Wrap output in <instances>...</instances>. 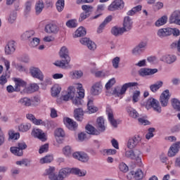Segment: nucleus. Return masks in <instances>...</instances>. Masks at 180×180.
<instances>
[{
	"label": "nucleus",
	"instance_id": "obj_1",
	"mask_svg": "<svg viewBox=\"0 0 180 180\" xmlns=\"http://www.w3.org/2000/svg\"><path fill=\"white\" fill-rule=\"evenodd\" d=\"M59 56L62 60L56 61L54 65L63 68V70L68 68V67H70V63L71 62L68 49L65 46H63L60 50Z\"/></svg>",
	"mask_w": 180,
	"mask_h": 180
},
{
	"label": "nucleus",
	"instance_id": "obj_2",
	"mask_svg": "<svg viewBox=\"0 0 180 180\" xmlns=\"http://www.w3.org/2000/svg\"><path fill=\"white\" fill-rule=\"evenodd\" d=\"M85 97V90L82 88V84H79L77 90L75 89V95L72 97L73 105L75 106H81L82 105V99Z\"/></svg>",
	"mask_w": 180,
	"mask_h": 180
},
{
	"label": "nucleus",
	"instance_id": "obj_3",
	"mask_svg": "<svg viewBox=\"0 0 180 180\" xmlns=\"http://www.w3.org/2000/svg\"><path fill=\"white\" fill-rule=\"evenodd\" d=\"M137 85H139V83L137 82L125 83L122 85L121 88L119 86L115 87L112 91V95H114V96H117L118 98H120L122 95H124V94H126V91H127L128 88H131L132 86H137Z\"/></svg>",
	"mask_w": 180,
	"mask_h": 180
},
{
	"label": "nucleus",
	"instance_id": "obj_4",
	"mask_svg": "<svg viewBox=\"0 0 180 180\" xmlns=\"http://www.w3.org/2000/svg\"><path fill=\"white\" fill-rule=\"evenodd\" d=\"M146 109H151V108L153 109L155 112H157V113H161V105H160V102L153 98H150L148 99L146 105Z\"/></svg>",
	"mask_w": 180,
	"mask_h": 180
},
{
	"label": "nucleus",
	"instance_id": "obj_5",
	"mask_svg": "<svg viewBox=\"0 0 180 180\" xmlns=\"http://www.w3.org/2000/svg\"><path fill=\"white\" fill-rule=\"evenodd\" d=\"M82 9L84 12L80 14L79 22H82L91 16V13H92L94 11V6L89 5H83L82 6Z\"/></svg>",
	"mask_w": 180,
	"mask_h": 180
},
{
	"label": "nucleus",
	"instance_id": "obj_6",
	"mask_svg": "<svg viewBox=\"0 0 180 180\" xmlns=\"http://www.w3.org/2000/svg\"><path fill=\"white\" fill-rule=\"evenodd\" d=\"M141 143V137L140 135H135L129 139L127 142V147L130 150H133V148L137 147L138 144Z\"/></svg>",
	"mask_w": 180,
	"mask_h": 180
},
{
	"label": "nucleus",
	"instance_id": "obj_7",
	"mask_svg": "<svg viewBox=\"0 0 180 180\" xmlns=\"http://www.w3.org/2000/svg\"><path fill=\"white\" fill-rule=\"evenodd\" d=\"M169 98H171V95H169V90L167 89L162 93L160 97V102L162 108L168 106Z\"/></svg>",
	"mask_w": 180,
	"mask_h": 180
},
{
	"label": "nucleus",
	"instance_id": "obj_8",
	"mask_svg": "<svg viewBox=\"0 0 180 180\" xmlns=\"http://www.w3.org/2000/svg\"><path fill=\"white\" fill-rule=\"evenodd\" d=\"M13 81L15 84V92H22V91H25V89L27 88V83L23 81V79L20 78H14Z\"/></svg>",
	"mask_w": 180,
	"mask_h": 180
},
{
	"label": "nucleus",
	"instance_id": "obj_9",
	"mask_svg": "<svg viewBox=\"0 0 180 180\" xmlns=\"http://www.w3.org/2000/svg\"><path fill=\"white\" fill-rule=\"evenodd\" d=\"M30 72L33 78H37V79H39V81H44V75H43V72H41L39 68H31Z\"/></svg>",
	"mask_w": 180,
	"mask_h": 180
},
{
	"label": "nucleus",
	"instance_id": "obj_10",
	"mask_svg": "<svg viewBox=\"0 0 180 180\" xmlns=\"http://www.w3.org/2000/svg\"><path fill=\"white\" fill-rule=\"evenodd\" d=\"M124 8V2L122 0H115L109 6L108 11L113 12Z\"/></svg>",
	"mask_w": 180,
	"mask_h": 180
},
{
	"label": "nucleus",
	"instance_id": "obj_11",
	"mask_svg": "<svg viewBox=\"0 0 180 180\" xmlns=\"http://www.w3.org/2000/svg\"><path fill=\"white\" fill-rule=\"evenodd\" d=\"M140 77H148L149 75H154L158 72V69H150L147 68H141L139 70Z\"/></svg>",
	"mask_w": 180,
	"mask_h": 180
},
{
	"label": "nucleus",
	"instance_id": "obj_12",
	"mask_svg": "<svg viewBox=\"0 0 180 180\" xmlns=\"http://www.w3.org/2000/svg\"><path fill=\"white\" fill-rule=\"evenodd\" d=\"M73 158L76 160H79L82 162H88L89 160V156L88 154L85 153L84 152H76L72 154Z\"/></svg>",
	"mask_w": 180,
	"mask_h": 180
},
{
	"label": "nucleus",
	"instance_id": "obj_13",
	"mask_svg": "<svg viewBox=\"0 0 180 180\" xmlns=\"http://www.w3.org/2000/svg\"><path fill=\"white\" fill-rule=\"evenodd\" d=\"M71 174L70 168L65 167L59 170L58 175H57L56 180H64L67 176Z\"/></svg>",
	"mask_w": 180,
	"mask_h": 180
},
{
	"label": "nucleus",
	"instance_id": "obj_14",
	"mask_svg": "<svg viewBox=\"0 0 180 180\" xmlns=\"http://www.w3.org/2000/svg\"><path fill=\"white\" fill-rule=\"evenodd\" d=\"M157 34L160 39H164V37H168L172 34V28H161L158 30Z\"/></svg>",
	"mask_w": 180,
	"mask_h": 180
},
{
	"label": "nucleus",
	"instance_id": "obj_15",
	"mask_svg": "<svg viewBox=\"0 0 180 180\" xmlns=\"http://www.w3.org/2000/svg\"><path fill=\"white\" fill-rule=\"evenodd\" d=\"M180 141L176 142L169 148L168 151L169 157H175L179 153Z\"/></svg>",
	"mask_w": 180,
	"mask_h": 180
},
{
	"label": "nucleus",
	"instance_id": "obj_16",
	"mask_svg": "<svg viewBox=\"0 0 180 180\" xmlns=\"http://www.w3.org/2000/svg\"><path fill=\"white\" fill-rule=\"evenodd\" d=\"M133 27V20L129 16L124 18L122 29L124 32H130Z\"/></svg>",
	"mask_w": 180,
	"mask_h": 180
},
{
	"label": "nucleus",
	"instance_id": "obj_17",
	"mask_svg": "<svg viewBox=\"0 0 180 180\" xmlns=\"http://www.w3.org/2000/svg\"><path fill=\"white\" fill-rule=\"evenodd\" d=\"M90 92L93 96H98L102 92V84L98 82L93 84Z\"/></svg>",
	"mask_w": 180,
	"mask_h": 180
},
{
	"label": "nucleus",
	"instance_id": "obj_18",
	"mask_svg": "<svg viewBox=\"0 0 180 180\" xmlns=\"http://www.w3.org/2000/svg\"><path fill=\"white\" fill-rule=\"evenodd\" d=\"M58 27L57 25L53 23H49L45 26L44 31L46 33H48L49 34H56V33H58Z\"/></svg>",
	"mask_w": 180,
	"mask_h": 180
},
{
	"label": "nucleus",
	"instance_id": "obj_19",
	"mask_svg": "<svg viewBox=\"0 0 180 180\" xmlns=\"http://www.w3.org/2000/svg\"><path fill=\"white\" fill-rule=\"evenodd\" d=\"M64 124H65L66 127L69 129L70 130H75L77 127H78V124L76 122L71 120L70 117H65L63 119Z\"/></svg>",
	"mask_w": 180,
	"mask_h": 180
},
{
	"label": "nucleus",
	"instance_id": "obj_20",
	"mask_svg": "<svg viewBox=\"0 0 180 180\" xmlns=\"http://www.w3.org/2000/svg\"><path fill=\"white\" fill-rule=\"evenodd\" d=\"M160 61L166 63V64H174L176 61V56L173 54H167L160 58Z\"/></svg>",
	"mask_w": 180,
	"mask_h": 180
},
{
	"label": "nucleus",
	"instance_id": "obj_21",
	"mask_svg": "<svg viewBox=\"0 0 180 180\" xmlns=\"http://www.w3.org/2000/svg\"><path fill=\"white\" fill-rule=\"evenodd\" d=\"M81 44L86 46L89 50H95L96 49V44L94 41L89 40V38H82L80 39Z\"/></svg>",
	"mask_w": 180,
	"mask_h": 180
},
{
	"label": "nucleus",
	"instance_id": "obj_22",
	"mask_svg": "<svg viewBox=\"0 0 180 180\" xmlns=\"http://www.w3.org/2000/svg\"><path fill=\"white\" fill-rule=\"evenodd\" d=\"M15 50H16L15 46V41H10L7 44L5 47V53L6 56H11V54H13L15 53Z\"/></svg>",
	"mask_w": 180,
	"mask_h": 180
},
{
	"label": "nucleus",
	"instance_id": "obj_23",
	"mask_svg": "<svg viewBox=\"0 0 180 180\" xmlns=\"http://www.w3.org/2000/svg\"><path fill=\"white\" fill-rule=\"evenodd\" d=\"M129 176H133L136 180H141L144 177V173H143V170L139 169L136 172L131 171L128 174L127 178Z\"/></svg>",
	"mask_w": 180,
	"mask_h": 180
},
{
	"label": "nucleus",
	"instance_id": "obj_24",
	"mask_svg": "<svg viewBox=\"0 0 180 180\" xmlns=\"http://www.w3.org/2000/svg\"><path fill=\"white\" fill-rule=\"evenodd\" d=\"M36 91H39V85L36 83L31 84L30 86H27L26 89H24V90L21 91V95H25V94H32L36 92Z\"/></svg>",
	"mask_w": 180,
	"mask_h": 180
},
{
	"label": "nucleus",
	"instance_id": "obj_25",
	"mask_svg": "<svg viewBox=\"0 0 180 180\" xmlns=\"http://www.w3.org/2000/svg\"><path fill=\"white\" fill-rule=\"evenodd\" d=\"M32 135L42 141H46V134L40 129H34L32 132Z\"/></svg>",
	"mask_w": 180,
	"mask_h": 180
},
{
	"label": "nucleus",
	"instance_id": "obj_26",
	"mask_svg": "<svg viewBox=\"0 0 180 180\" xmlns=\"http://www.w3.org/2000/svg\"><path fill=\"white\" fill-rule=\"evenodd\" d=\"M106 113L108 116V120L110 124H112V126L115 128L117 127V121H116L113 117V110L110 108H108L106 110Z\"/></svg>",
	"mask_w": 180,
	"mask_h": 180
},
{
	"label": "nucleus",
	"instance_id": "obj_27",
	"mask_svg": "<svg viewBox=\"0 0 180 180\" xmlns=\"http://www.w3.org/2000/svg\"><path fill=\"white\" fill-rule=\"evenodd\" d=\"M147 46L145 42H141L138 46H136L133 50L132 53L134 56H140L143 51H144V47Z\"/></svg>",
	"mask_w": 180,
	"mask_h": 180
},
{
	"label": "nucleus",
	"instance_id": "obj_28",
	"mask_svg": "<svg viewBox=\"0 0 180 180\" xmlns=\"http://www.w3.org/2000/svg\"><path fill=\"white\" fill-rule=\"evenodd\" d=\"M55 136L56 137V141L59 144L63 143V137H65V132H64V130L61 128H58L55 130ZM61 137L62 139H60Z\"/></svg>",
	"mask_w": 180,
	"mask_h": 180
},
{
	"label": "nucleus",
	"instance_id": "obj_29",
	"mask_svg": "<svg viewBox=\"0 0 180 180\" xmlns=\"http://www.w3.org/2000/svg\"><path fill=\"white\" fill-rule=\"evenodd\" d=\"M32 122L34 123V124H36L37 126L41 124L42 126H47V127H51V125L53 124L54 123L53 122V121H43L41 120H37L36 119V117L34 118Z\"/></svg>",
	"mask_w": 180,
	"mask_h": 180
},
{
	"label": "nucleus",
	"instance_id": "obj_30",
	"mask_svg": "<svg viewBox=\"0 0 180 180\" xmlns=\"http://www.w3.org/2000/svg\"><path fill=\"white\" fill-rule=\"evenodd\" d=\"M96 126L99 131H104L105 130V120L103 119V117L97 118Z\"/></svg>",
	"mask_w": 180,
	"mask_h": 180
},
{
	"label": "nucleus",
	"instance_id": "obj_31",
	"mask_svg": "<svg viewBox=\"0 0 180 180\" xmlns=\"http://www.w3.org/2000/svg\"><path fill=\"white\" fill-rule=\"evenodd\" d=\"M75 95V88L71 86L68 88V94L63 96V101H68L69 99H72L73 96Z\"/></svg>",
	"mask_w": 180,
	"mask_h": 180
},
{
	"label": "nucleus",
	"instance_id": "obj_32",
	"mask_svg": "<svg viewBox=\"0 0 180 180\" xmlns=\"http://www.w3.org/2000/svg\"><path fill=\"white\" fill-rule=\"evenodd\" d=\"M74 117L78 122H82L84 119V110H82V108L75 109Z\"/></svg>",
	"mask_w": 180,
	"mask_h": 180
},
{
	"label": "nucleus",
	"instance_id": "obj_33",
	"mask_svg": "<svg viewBox=\"0 0 180 180\" xmlns=\"http://www.w3.org/2000/svg\"><path fill=\"white\" fill-rule=\"evenodd\" d=\"M56 169L54 167H49L46 169V175H49L50 180H57V174L55 173Z\"/></svg>",
	"mask_w": 180,
	"mask_h": 180
},
{
	"label": "nucleus",
	"instance_id": "obj_34",
	"mask_svg": "<svg viewBox=\"0 0 180 180\" xmlns=\"http://www.w3.org/2000/svg\"><path fill=\"white\" fill-rule=\"evenodd\" d=\"M70 174L77 175L78 176H85L86 175V171L81 170L77 167L70 168Z\"/></svg>",
	"mask_w": 180,
	"mask_h": 180
},
{
	"label": "nucleus",
	"instance_id": "obj_35",
	"mask_svg": "<svg viewBox=\"0 0 180 180\" xmlns=\"http://www.w3.org/2000/svg\"><path fill=\"white\" fill-rule=\"evenodd\" d=\"M43 9H44V3L43 2V0H39L35 5V11L37 15H40V13H41L43 11Z\"/></svg>",
	"mask_w": 180,
	"mask_h": 180
},
{
	"label": "nucleus",
	"instance_id": "obj_36",
	"mask_svg": "<svg viewBox=\"0 0 180 180\" xmlns=\"http://www.w3.org/2000/svg\"><path fill=\"white\" fill-rule=\"evenodd\" d=\"M124 32H125V31L123 29V27H113L111 29V33L114 36H122V34H123V33H124Z\"/></svg>",
	"mask_w": 180,
	"mask_h": 180
},
{
	"label": "nucleus",
	"instance_id": "obj_37",
	"mask_svg": "<svg viewBox=\"0 0 180 180\" xmlns=\"http://www.w3.org/2000/svg\"><path fill=\"white\" fill-rule=\"evenodd\" d=\"M180 18V11H175L169 18V23H176Z\"/></svg>",
	"mask_w": 180,
	"mask_h": 180
},
{
	"label": "nucleus",
	"instance_id": "obj_38",
	"mask_svg": "<svg viewBox=\"0 0 180 180\" xmlns=\"http://www.w3.org/2000/svg\"><path fill=\"white\" fill-rule=\"evenodd\" d=\"M18 103H19L20 105H22V106H32V99L27 97H24L20 98L18 101Z\"/></svg>",
	"mask_w": 180,
	"mask_h": 180
},
{
	"label": "nucleus",
	"instance_id": "obj_39",
	"mask_svg": "<svg viewBox=\"0 0 180 180\" xmlns=\"http://www.w3.org/2000/svg\"><path fill=\"white\" fill-rule=\"evenodd\" d=\"M86 34V30L84 27H79L75 32L74 37H82Z\"/></svg>",
	"mask_w": 180,
	"mask_h": 180
},
{
	"label": "nucleus",
	"instance_id": "obj_40",
	"mask_svg": "<svg viewBox=\"0 0 180 180\" xmlns=\"http://www.w3.org/2000/svg\"><path fill=\"white\" fill-rule=\"evenodd\" d=\"M10 151L14 155L17 157H22L23 155V151H22L18 146H12L10 148Z\"/></svg>",
	"mask_w": 180,
	"mask_h": 180
},
{
	"label": "nucleus",
	"instance_id": "obj_41",
	"mask_svg": "<svg viewBox=\"0 0 180 180\" xmlns=\"http://www.w3.org/2000/svg\"><path fill=\"white\" fill-rule=\"evenodd\" d=\"M167 22H168V17L163 15L155 22V25L158 27H160V26H164Z\"/></svg>",
	"mask_w": 180,
	"mask_h": 180
},
{
	"label": "nucleus",
	"instance_id": "obj_42",
	"mask_svg": "<svg viewBox=\"0 0 180 180\" xmlns=\"http://www.w3.org/2000/svg\"><path fill=\"white\" fill-rule=\"evenodd\" d=\"M86 131L88 134H96V136L99 134V131H98V129H95L94 126L91 124H87L86 126Z\"/></svg>",
	"mask_w": 180,
	"mask_h": 180
},
{
	"label": "nucleus",
	"instance_id": "obj_43",
	"mask_svg": "<svg viewBox=\"0 0 180 180\" xmlns=\"http://www.w3.org/2000/svg\"><path fill=\"white\" fill-rule=\"evenodd\" d=\"M163 84L164 83L162 82V81H158L156 83H155L154 84L150 85V89L153 92H157L158 91V89H160V88H161V86H162Z\"/></svg>",
	"mask_w": 180,
	"mask_h": 180
},
{
	"label": "nucleus",
	"instance_id": "obj_44",
	"mask_svg": "<svg viewBox=\"0 0 180 180\" xmlns=\"http://www.w3.org/2000/svg\"><path fill=\"white\" fill-rule=\"evenodd\" d=\"M31 127H32V124L30 123L21 124L18 127V129H19V131H22V133H25V131L30 130Z\"/></svg>",
	"mask_w": 180,
	"mask_h": 180
},
{
	"label": "nucleus",
	"instance_id": "obj_45",
	"mask_svg": "<svg viewBox=\"0 0 180 180\" xmlns=\"http://www.w3.org/2000/svg\"><path fill=\"white\" fill-rule=\"evenodd\" d=\"M172 108L174 109V110H176V112H180V101L178 100V98H172L171 100Z\"/></svg>",
	"mask_w": 180,
	"mask_h": 180
},
{
	"label": "nucleus",
	"instance_id": "obj_46",
	"mask_svg": "<svg viewBox=\"0 0 180 180\" xmlns=\"http://www.w3.org/2000/svg\"><path fill=\"white\" fill-rule=\"evenodd\" d=\"M87 108L90 113H95V112H98V108L94 106V101L91 99L88 101Z\"/></svg>",
	"mask_w": 180,
	"mask_h": 180
},
{
	"label": "nucleus",
	"instance_id": "obj_47",
	"mask_svg": "<svg viewBox=\"0 0 180 180\" xmlns=\"http://www.w3.org/2000/svg\"><path fill=\"white\" fill-rule=\"evenodd\" d=\"M53 158L51 155H46L44 158H41L39 160L40 164H49L53 161Z\"/></svg>",
	"mask_w": 180,
	"mask_h": 180
},
{
	"label": "nucleus",
	"instance_id": "obj_48",
	"mask_svg": "<svg viewBox=\"0 0 180 180\" xmlns=\"http://www.w3.org/2000/svg\"><path fill=\"white\" fill-rule=\"evenodd\" d=\"M105 10V5L103 4H101L98 5L97 6V11L96 13H98L97 15H96L95 16H93L91 18V19H98V18L102 16V13H101V12H102V11Z\"/></svg>",
	"mask_w": 180,
	"mask_h": 180
},
{
	"label": "nucleus",
	"instance_id": "obj_49",
	"mask_svg": "<svg viewBox=\"0 0 180 180\" xmlns=\"http://www.w3.org/2000/svg\"><path fill=\"white\" fill-rule=\"evenodd\" d=\"M141 151H140L139 149L134 150V160L138 162H141Z\"/></svg>",
	"mask_w": 180,
	"mask_h": 180
},
{
	"label": "nucleus",
	"instance_id": "obj_50",
	"mask_svg": "<svg viewBox=\"0 0 180 180\" xmlns=\"http://www.w3.org/2000/svg\"><path fill=\"white\" fill-rule=\"evenodd\" d=\"M56 5L57 11L58 12H63L64 6H65V1L64 0H58Z\"/></svg>",
	"mask_w": 180,
	"mask_h": 180
},
{
	"label": "nucleus",
	"instance_id": "obj_51",
	"mask_svg": "<svg viewBox=\"0 0 180 180\" xmlns=\"http://www.w3.org/2000/svg\"><path fill=\"white\" fill-rule=\"evenodd\" d=\"M70 75L73 79H78L84 75V73L81 70H75L74 72H70Z\"/></svg>",
	"mask_w": 180,
	"mask_h": 180
},
{
	"label": "nucleus",
	"instance_id": "obj_52",
	"mask_svg": "<svg viewBox=\"0 0 180 180\" xmlns=\"http://www.w3.org/2000/svg\"><path fill=\"white\" fill-rule=\"evenodd\" d=\"M60 92H61V87L58 85H55L51 89V95L52 96H58L60 94Z\"/></svg>",
	"mask_w": 180,
	"mask_h": 180
},
{
	"label": "nucleus",
	"instance_id": "obj_53",
	"mask_svg": "<svg viewBox=\"0 0 180 180\" xmlns=\"http://www.w3.org/2000/svg\"><path fill=\"white\" fill-rule=\"evenodd\" d=\"M17 16H18V13H16L15 11H11L8 19L9 23H13L15 20H16Z\"/></svg>",
	"mask_w": 180,
	"mask_h": 180
},
{
	"label": "nucleus",
	"instance_id": "obj_54",
	"mask_svg": "<svg viewBox=\"0 0 180 180\" xmlns=\"http://www.w3.org/2000/svg\"><path fill=\"white\" fill-rule=\"evenodd\" d=\"M8 136H9V139H11V140H18V139L20 137V134L15 133V131H9Z\"/></svg>",
	"mask_w": 180,
	"mask_h": 180
},
{
	"label": "nucleus",
	"instance_id": "obj_55",
	"mask_svg": "<svg viewBox=\"0 0 180 180\" xmlns=\"http://www.w3.org/2000/svg\"><path fill=\"white\" fill-rule=\"evenodd\" d=\"M17 147L20 148L21 151H23V150H26V148H27V144H26V142L24 141H20L17 143Z\"/></svg>",
	"mask_w": 180,
	"mask_h": 180
},
{
	"label": "nucleus",
	"instance_id": "obj_56",
	"mask_svg": "<svg viewBox=\"0 0 180 180\" xmlns=\"http://www.w3.org/2000/svg\"><path fill=\"white\" fill-rule=\"evenodd\" d=\"M66 26H68V27H77V26H78V24L77 23V20H69L67 22H66Z\"/></svg>",
	"mask_w": 180,
	"mask_h": 180
},
{
	"label": "nucleus",
	"instance_id": "obj_57",
	"mask_svg": "<svg viewBox=\"0 0 180 180\" xmlns=\"http://www.w3.org/2000/svg\"><path fill=\"white\" fill-rule=\"evenodd\" d=\"M127 112L131 117H134V119H137V117H139V112H137L136 110L129 108Z\"/></svg>",
	"mask_w": 180,
	"mask_h": 180
},
{
	"label": "nucleus",
	"instance_id": "obj_58",
	"mask_svg": "<svg viewBox=\"0 0 180 180\" xmlns=\"http://www.w3.org/2000/svg\"><path fill=\"white\" fill-rule=\"evenodd\" d=\"M155 131V128H149L148 132L146 135V139L147 140H150V139H152V137H154V133Z\"/></svg>",
	"mask_w": 180,
	"mask_h": 180
},
{
	"label": "nucleus",
	"instance_id": "obj_59",
	"mask_svg": "<svg viewBox=\"0 0 180 180\" xmlns=\"http://www.w3.org/2000/svg\"><path fill=\"white\" fill-rule=\"evenodd\" d=\"M39 43H40V39L37 37H34L32 40L30 41V46L31 47H37Z\"/></svg>",
	"mask_w": 180,
	"mask_h": 180
},
{
	"label": "nucleus",
	"instance_id": "obj_60",
	"mask_svg": "<svg viewBox=\"0 0 180 180\" xmlns=\"http://www.w3.org/2000/svg\"><path fill=\"white\" fill-rule=\"evenodd\" d=\"M119 169L122 172H127L129 171V167L124 162H121L119 165Z\"/></svg>",
	"mask_w": 180,
	"mask_h": 180
},
{
	"label": "nucleus",
	"instance_id": "obj_61",
	"mask_svg": "<svg viewBox=\"0 0 180 180\" xmlns=\"http://www.w3.org/2000/svg\"><path fill=\"white\" fill-rule=\"evenodd\" d=\"M116 84V79L115 78L110 79L105 84L106 89H110L113 85Z\"/></svg>",
	"mask_w": 180,
	"mask_h": 180
},
{
	"label": "nucleus",
	"instance_id": "obj_62",
	"mask_svg": "<svg viewBox=\"0 0 180 180\" xmlns=\"http://www.w3.org/2000/svg\"><path fill=\"white\" fill-rule=\"evenodd\" d=\"M34 36V32L33 30L26 31L23 34L22 37L24 39H30V37Z\"/></svg>",
	"mask_w": 180,
	"mask_h": 180
},
{
	"label": "nucleus",
	"instance_id": "obj_63",
	"mask_svg": "<svg viewBox=\"0 0 180 180\" xmlns=\"http://www.w3.org/2000/svg\"><path fill=\"white\" fill-rule=\"evenodd\" d=\"M47 151H49L48 143H46V144L41 146L39 150V154H43V153H47Z\"/></svg>",
	"mask_w": 180,
	"mask_h": 180
},
{
	"label": "nucleus",
	"instance_id": "obj_64",
	"mask_svg": "<svg viewBox=\"0 0 180 180\" xmlns=\"http://www.w3.org/2000/svg\"><path fill=\"white\" fill-rule=\"evenodd\" d=\"M63 151L65 155L70 157V155L71 154V146H65L63 148Z\"/></svg>",
	"mask_w": 180,
	"mask_h": 180
}]
</instances>
